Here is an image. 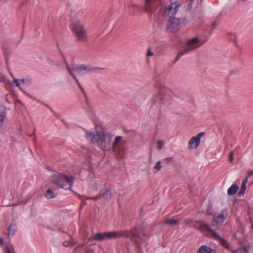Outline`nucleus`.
<instances>
[{"instance_id": "1", "label": "nucleus", "mask_w": 253, "mask_h": 253, "mask_svg": "<svg viewBox=\"0 0 253 253\" xmlns=\"http://www.w3.org/2000/svg\"><path fill=\"white\" fill-rule=\"evenodd\" d=\"M85 136L92 143H97L98 147L104 151L109 150L112 147L116 159L119 161L120 164H123V162L120 160L121 156L119 154L120 152H124L123 149V145L121 143L123 139L122 136H117L111 145L112 137L106 136L102 129L94 132L87 131Z\"/></svg>"}, {"instance_id": "2", "label": "nucleus", "mask_w": 253, "mask_h": 253, "mask_svg": "<svg viewBox=\"0 0 253 253\" xmlns=\"http://www.w3.org/2000/svg\"><path fill=\"white\" fill-rule=\"evenodd\" d=\"M106 239H116L122 237L129 238L137 245L138 249L147 238V230L145 227H134L130 230L111 231L105 232Z\"/></svg>"}, {"instance_id": "3", "label": "nucleus", "mask_w": 253, "mask_h": 253, "mask_svg": "<svg viewBox=\"0 0 253 253\" xmlns=\"http://www.w3.org/2000/svg\"><path fill=\"white\" fill-rule=\"evenodd\" d=\"M53 182L60 188L65 189H72V186L74 181V178L72 176H68L66 174L59 173L53 176Z\"/></svg>"}, {"instance_id": "4", "label": "nucleus", "mask_w": 253, "mask_h": 253, "mask_svg": "<svg viewBox=\"0 0 253 253\" xmlns=\"http://www.w3.org/2000/svg\"><path fill=\"white\" fill-rule=\"evenodd\" d=\"M152 102L154 104L158 103L161 109H163L170 105L171 99L170 96L166 94L164 90H161L153 96Z\"/></svg>"}, {"instance_id": "5", "label": "nucleus", "mask_w": 253, "mask_h": 253, "mask_svg": "<svg viewBox=\"0 0 253 253\" xmlns=\"http://www.w3.org/2000/svg\"><path fill=\"white\" fill-rule=\"evenodd\" d=\"M71 27L79 42H85L87 41L86 31L80 21H76L73 22Z\"/></svg>"}, {"instance_id": "6", "label": "nucleus", "mask_w": 253, "mask_h": 253, "mask_svg": "<svg viewBox=\"0 0 253 253\" xmlns=\"http://www.w3.org/2000/svg\"><path fill=\"white\" fill-rule=\"evenodd\" d=\"M102 69L99 67H93L90 65L83 64L79 66L76 65H72V74H70L73 78L76 77L75 72L79 76H83L87 73L90 72L93 70H97Z\"/></svg>"}, {"instance_id": "7", "label": "nucleus", "mask_w": 253, "mask_h": 253, "mask_svg": "<svg viewBox=\"0 0 253 253\" xmlns=\"http://www.w3.org/2000/svg\"><path fill=\"white\" fill-rule=\"evenodd\" d=\"M228 213L227 209H223L220 212L214 213L212 217V226H220L227 218Z\"/></svg>"}, {"instance_id": "8", "label": "nucleus", "mask_w": 253, "mask_h": 253, "mask_svg": "<svg viewBox=\"0 0 253 253\" xmlns=\"http://www.w3.org/2000/svg\"><path fill=\"white\" fill-rule=\"evenodd\" d=\"M168 30L169 32H175L180 29V22L179 18L169 16L168 24Z\"/></svg>"}, {"instance_id": "9", "label": "nucleus", "mask_w": 253, "mask_h": 253, "mask_svg": "<svg viewBox=\"0 0 253 253\" xmlns=\"http://www.w3.org/2000/svg\"><path fill=\"white\" fill-rule=\"evenodd\" d=\"M205 42V41H200L198 37H195L190 40L187 42L186 46L183 50L185 53L188 52V51L199 48Z\"/></svg>"}, {"instance_id": "10", "label": "nucleus", "mask_w": 253, "mask_h": 253, "mask_svg": "<svg viewBox=\"0 0 253 253\" xmlns=\"http://www.w3.org/2000/svg\"><path fill=\"white\" fill-rule=\"evenodd\" d=\"M102 198L104 201L108 202L112 198V194L110 188H104L101 189L99 193L94 197H90L89 199L97 200Z\"/></svg>"}, {"instance_id": "11", "label": "nucleus", "mask_w": 253, "mask_h": 253, "mask_svg": "<svg viewBox=\"0 0 253 253\" xmlns=\"http://www.w3.org/2000/svg\"><path fill=\"white\" fill-rule=\"evenodd\" d=\"M205 135L204 132L198 133L196 136L192 137L188 142V148L190 149H195L200 143L201 137Z\"/></svg>"}, {"instance_id": "12", "label": "nucleus", "mask_w": 253, "mask_h": 253, "mask_svg": "<svg viewBox=\"0 0 253 253\" xmlns=\"http://www.w3.org/2000/svg\"><path fill=\"white\" fill-rule=\"evenodd\" d=\"M158 0H145L144 10L149 13L153 12L158 7Z\"/></svg>"}, {"instance_id": "13", "label": "nucleus", "mask_w": 253, "mask_h": 253, "mask_svg": "<svg viewBox=\"0 0 253 253\" xmlns=\"http://www.w3.org/2000/svg\"><path fill=\"white\" fill-rule=\"evenodd\" d=\"M181 6L180 3H176L175 4H172L170 3V4L168 5L165 10V13L167 15H169L172 17L176 14L177 11L179 10V8Z\"/></svg>"}, {"instance_id": "14", "label": "nucleus", "mask_w": 253, "mask_h": 253, "mask_svg": "<svg viewBox=\"0 0 253 253\" xmlns=\"http://www.w3.org/2000/svg\"><path fill=\"white\" fill-rule=\"evenodd\" d=\"M210 235L216 240L218 241L221 245L225 249H229L230 248V245L229 243L225 239L221 238L220 236L214 230H210Z\"/></svg>"}, {"instance_id": "15", "label": "nucleus", "mask_w": 253, "mask_h": 253, "mask_svg": "<svg viewBox=\"0 0 253 253\" xmlns=\"http://www.w3.org/2000/svg\"><path fill=\"white\" fill-rule=\"evenodd\" d=\"M186 224H189L195 228L207 230L210 234V230H212L208 224H204L199 221H190L189 222H186Z\"/></svg>"}, {"instance_id": "16", "label": "nucleus", "mask_w": 253, "mask_h": 253, "mask_svg": "<svg viewBox=\"0 0 253 253\" xmlns=\"http://www.w3.org/2000/svg\"><path fill=\"white\" fill-rule=\"evenodd\" d=\"M197 253H216V251L214 249L203 245L198 250Z\"/></svg>"}, {"instance_id": "17", "label": "nucleus", "mask_w": 253, "mask_h": 253, "mask_svg": "<svg viewBox=\"0 0 253 253\" xmlns=\"http://www.w3.org/2000/svg\"><path fill=\"white\" fill-rule=\"evenodd\" d=\"M6 108L3 106H0V127L3 125L4 120L6 118Z\"/></svg>"}, {"instance_id": "18", "label": "nucleus", "mask_w": 253, "mask_h": 253, "mask_svg": "<svg viewBox=\"0 0 253 253\" xmlns=\"http://www.w3.org/2000/svg\"><path fill=\"white\" fill-rule=\"evenodd\" d=\"M17 231V225L15 223H11L8 228V237L14 236Z\"/></svg>"}, {"instance_id": "19", "label": "nucleus", "mask_w": 253, "mask_h": 253, "mask_svg": "<svg viewBox=\"0 0 253 253\" xmlns=\"http://www.w3.org/2000/svg\"><path fill=\"white\" fill-rule=\"evenodd\" d=\"M180 223V221L177 219H175L174 218L171 219H167L165 220L163 222L164 225L169 224L170 226H178Z\"/></svg>"}, {"instance_id": "20", "label": "nucleus", "mask_w": 253, "mask_h": 253, "mask_svg": "<svg viewBox=\"0 0 253 253\" xmlns=\"http://www.w3.org/2000/svg\"><path fill=\"white\" fill-rule=\"evenodd\" d=\"M105 233H97L94 237H90L89 240L90 241H101L105 239Z\"/></svg>"}, {"instance_id": "21", "label": "nucleus", "mask_w": 253, "mask_h": 253, "mask_svg": "<svg viewBox=\"0 0 253 253\" xmlns=\"http://www.w3.org/2000/svg\"><path fill=\"white\" fill-rule=\"evenodd\" d=\"M239 187L236 183L232 184L228 189L227 193L229 195H233L236 193Z\"/></svg>"}, {"instance_id": "22", "label": "nucleus", "mask_w": 253, "mask_h": 253, "mask_svg": "<svg viewBox=\"0 0 253 253\" xmlns=\"http://www.w3.org/2000/svg\"><path fill=\"white\" fill-rule=\"evenodd\" d=\"M248 177H246V178L242 182L240 191L238 192V196H241L244 194L245 192L246 189V184L248 182Z\"/></svg>"}, {"instance_id": "23", "label": "nucleus", "mask_w": 253, "mask_h": 253, "mask_svg": "<svg viewBox=\"0 0 253 253\" xmlns=\"http://www.w3.org/2000/svg\"><path fill=\"white\" fill-rule=\"evenodd\" d=\"M131 8L132 9L131 12L133 15H137L140 12L141 8L137 4H132Z\"/></svg>"}, {"instance_id": "24", "label": "nucleus", "mask_w": 253, "mask_h": 253, "mask_svg": "<svg viewBox=\"0 0 253 253\" xmlns=\"http://www.w3.org/2000/svg\"><path fill=\"white\" fill-rule=\"evenodd\" d=\"M44 196L47 199H51L55 197V194L52 189H48L44 193Z\"/></svg>"}, {"instance_id": "25", "label": "nucleus", "mask_w": 253, "mask_h": 253, "mask_svg": "<svg viewBox=\"0 0 253 253\" xmlns=\"http://www.w3.org/2000/svg\"><path fill=\"white\" fill-rule=\"evenodd\" d=\"M231 253H249V252L245 247H243L238 249Z\"/></svg>"}, {"instance_id": "26", "label": "nucleus", "mask_w": 253, "mask_h": 253, "mask_svg": "<svg viewBox=\"0 0 253 253\" xmlns=\"http://www.w3.org/2000/svg\"><path fill=\"white\" fill-rule=\"evenodd\" d=\"M185 52L183 50H181L178 53L177 56L176 57L175 59L173 61V64H175L177 61L179 60V58L184 54Z\"/></svg>"}, {"instance_id": "27", "label": "nucleus", "mask_w": 253, "mask_h": 253, "mask_svg": "<svg viewBox=\"0 0 253 253\" xmlns=\"http://www.w3.org/2000/svg\"><path fill=\"white\" fill-rule=\"evenodd\" d=\"M212 204L210 202L208 205V207L206 211V213L209 215H211L212 214Z\"/></svg>"}, {"instance_id": "28", "label": "nucleus", "mask_w": 253, "mask_h": 253, "mask_svg": "<svg viewBox=\"0 0 253 253\" xmlns=\"http://www.w3.org/2000/svg\"><path fill=\"white\" fill-rule=\"evenodd\" d=\"M64 61L66 65V69L68 71L69 74H72V70H71L72 69V66L71 67H70L69 65V64H68L67 60L64 58Z\"/></svg>"}, {"instance_id": "29", "label": "nucleus", "mask_w": 253, "mask_h": 253, "mask_svg": "<svg viewBox=\"0 0 253 253\" xmlns=\"http://www.w3.org/2000/svg\"><path fill=\"white\" fill-rule=\"evenodd\" d=\"M5 253H15L14 248L12 246L5 248Z\"/></svg>"}, {"instance_id": "30", "label": "nucleus", "mask_w": 253, "mask_h": 253, "mask_svg": "<svg viewBox=\"0 0 253 253\" xmlns=\"http://www.w3.org/2000/svg\"><path fill=\"white\" fill-rule=\"evenodd\" d=\"M125 132L131 136H134L136 134V131L134 130H126Z\"/></svg>"}, {"instance_id": "31", "label": "nucleus", "mask_w": 253, "mask_h": 253, "mask_svg": "<svg viewBox=\"0 0 253 253\" xmlns=\"http://www.w3.org/2000/svg\"><path fill=\"white\" fill-rule=\"evenodd\" d=\"M157 145L159 149H162L165 145V143L162 140H158L157 141Z\"/></svg>"}, {"instance_id": "32", "label": "nucleus", "mask_w": 253, "mask_h": 253, "mask_svg": "<svg viewBox=\"0 0 253 253\" xmlns=\"http://www.w3.org/2000/svg\"><path fill=\"white\" fill-rule=\"evenodd\" d=\"M161 168H162L161 162L159 161L156 163V164L155 166V169H156L158 171H159L161 169Z\"/></svg>"}, {"instance_id": "33", "label": "nucleus", "mask_w": 253, "mask_h": 253, "mask_svg": "<svg viewBox=\"0 0 253 253\" xmlns=\"http://www.w3.org/2000/svg\"><path fill=\"white\" fill-rule=\"evenodd\" d=\"M31 80L28 79H23L21 80V83L22 84H31Z\"/></svg>"}, {"instance_id": "34", "label": "nucleus", "mask_w": 253, "mask_h": 253, "mask_svg": "<svg viewBox=\"0 0 253 253\" xmlns=\"http://www.w3.org/2000/svg\"><path fill=\"white\" fill-rule=\"evenodd\" d=\"M63 245L64 247H70L71 246H72L73 244H72V242L71 241H65V242H64L63 243Z\"/></svg>"}, {"instance_id": "35", "label": "nucleus", "mask_w": 253, "mask_h": 253, "mask_svg": "<svg viewBox=\"0 0 253 253\" xmlns=\"http://www.w3.org/2000/svg\"><path fill=\"white\" fill-rule=\"evenodd\" d=\"M234 153L233 152H231L229 156V160L230 162V163H233L234 161Z\"/></svg>"}, {"instance_id": "36", "label": "nucleus", "mask_w": 253, "mask_h": 253, "mask_svg": "<svg viewBox=\"0 0 253 253\" xmlns=\"http://www.w3.org/2000/svg\"><path fill=\"white\" fill-rule=\"evenodd\" d=\"M14 82L16 84V86H18L20 87V88L24 92V90H22V89L21 88V87L20 86V82H21V80L20 81L19 79H14Z\"/></svg>"}, {"instance_id": "37", "label": "nucleus", "mask_w": 253, "mask_h": 253, "mask_svg": "<svg viewBox=\"0 0 253 253\" xmlns=\"http://www.w3.org/2000/svg\"><path fill=\"white\" fill-rule=\"evenodd\" d=\"M217 25H218V23L216 21L213 22L211 25V29L212 30H214L216 28V27L217 26Z\"/></svg>"}, {"instance_id": "38", "label": "nucleus", "mask_w": 253, "mask_h": 253, "mask_svg": "<svg viewBox=\"0 0 253 253\" xmlns=\"http://www.w3.org/2000/svg\"><path fill=\"white\" fill-rule=\"evenodd\" d=\"M74 80L76 81V83L78 84V85L79 86L80 88L81 89H82V86L81 84L80 83L79 80H78V79L76 77H74Z\"/></svg>"}, {"instance_id": "39", "label": "nucleus", "mask_w": 253, "mask_h": 253, "mask_svg": "<svg viewBox=\"0 0 253 253\" xmlns=\"http://www.w3.org/2000/svg\"><path fill=\"white\" fill-rule=\"evenodd\" d=\"M172 158H167L165 159V161L167 162V164H169V162H172Z\"/></svg>"}, {"instance_id": "40", "label": "nucleus", "mask_w": 253, "mask_h": 253, "mask_svg": "<svg viewBox=\"0 0 253 253\" xmlns=\"http://www.w3.org/2000/svg\"><path fill=\"white\" fill-rule=\"evenodd\" d=\"M147 54L148 56H152L153 55V53L150 49H149Z\"/></svg>"}, {"instance_id": "41", "label": "nucleus", "mask_w": 253, "mask_h": 253, "mask_svg": "<svg viewBox=\"0 0 253 253\" xmlns=\"http://www.w3.org/2000/svg\"><path fill=\"white\" fill-rule=\"evenodd\" d=\"M170 2L172 4H175L176 3H179L180 0H169Z\"/></svg>"}, {"instance_id": "42", "label": "nucleus", "mask_w": 253, "mask_h": 253, "mask_svg": "<svg viewBox=\"0 0 253 253\" xmlns=\"http://www.w3.org/2000/svg\"><path fill=\"white\" fill-rule=\"evenodd\" d=\"M4 80V77L3 76H0V82H2Z\"/></svg>"}, {"instance_id": "43", "label": "nucleus", "mask_w": 253, "mask_h": 253, "mask_svg": "<svg viewBox=\"0 0 253 253\" xmlns=\"http://www.w3.org/2000/svg\"><path fill=\"white\" fill-rule=\"evenodd\" d=\"M253 175V170L249 171L248 176H251Z\"/></svg>"}, {"instance_id": "44", "label": "nucleus", "mask_w": 253, "mask_h": 253, "mask_svg": "<svg viewBox=\"0 0 253 253\" xmlns=\"http://www.w3.org/2000/svg\"><path fill=\"white\" fill-rule=\"evenodd\" d=\"M102 184H98L96 185V187L97 189H99L101 188Z\"/></svg>"}, {"instance_id": "45", "label": "nucleus", "mask_w": 253, "mask_h": 253, "mask_svg": "<svg viewBox=\"0 0 253 253\" xmlns=\"http://www.w3.org/2000/svg\"><path fill=\"white\" fill-rule=\"evenodd\" d=\"M194 0H190V1L189 2V6L191 7V6L192 5V3H193V2H194Z\"/></svg>"}, {"instance_id": "46", "label": "nucleus", "mask_w": 253, "mask_h": 253, "mask_svg": "<svg viewBox=\"0 0 253 253\" xmlns=\"http://www.w3.org/2000/svg\"><path fill=\"white\" fill-rule=\"evenodd\" d=\"M83 93H84V97H85V98H86V97H87V96H86V93H85V92L84 90H83Z\"/></svg>"}, {"instance_id": "47", "label": "nucleus", "mask_w": 253, "mask_h": 253, "mask_svg": "<svg viewBox=\"0 0 253 253\" xmlns=\"http://www.w3.org/2000/svg\"><path fill=\"white\" fill-rule=\"evenodd\" d=\"M83 93H84V97H85V98H86V97H87V96H86V93H85V92L84 90H83Z\"/></svg>"}, {"instance_id": "48", "label": "nucleus", "mask_w": 253, "mask_h": 253, "mask_svg": "<svg viewBox=\"0 0 253 253\" xmlns=\"http://www.w3.org/2000/svg\"><path fill=\"white\" fill-rule=\"evenodd\" d=\"M83 93H84V97H85V98H86V97H87V96H86V93H85V92L84 90H83Z\"/></svg>"}, {"instance_id": "49", "label": "nucleus", "mask_w": 253, "mask_h": 253, "mask_svg": "<svg viewBox=\"0 0 253 253\" xmlns=\"http://www.w3.org/2000/svg\"><path fill=\"white\" fill-rule=\"evenodd\" d=\"M3 244V241L1 240V239L0 238V244Z\"/></svg>"}, {"instance_id": "50", "label": "nucleus", "mask_w": 253, "mask_h": 253, "mask_svg": "<svg viewBox=\"0 0 253 253\" xmlns=\"http://www.w3.org/2000/svg\"><path fill=\"white\" fill-rule=\"evenodd\" d=\"M49 109L50 110L52 111V112H53V110L51 109V108H50L48 106H47Z\"/></svg>"}, {"instance_id": "51", "label": "nucleus", "mask_w": 253, "mask_h": 253, "mask_svg": "<svg viewBox=\"0 0 253 253\" xmlns=\"http://www.w3.org/2000/svg\"><path fill=\"white\" fill-rule=\"evenodd\" d=\"M247 0H241V1H243V2H244L245 1H246Z\"/></svg>"}, {"instance_id": "52", "label": "nucleus", "mask_w": 253, "mask_h": 253, "mask_svg": "<svg viewBox=\"0 0 253 253\" xmlns=\"http://www.w3.org/2000/svg\"><path fill=\"white\" fill-rule=\"evenodd\" d=\"M82 91V92H83V90H84V89H83V88L82 87V89H81Z\"/></svg>"}]
</instances>
